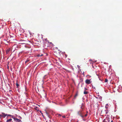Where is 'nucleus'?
<instances>
[{
	"instance_id": "1",
	"label": "nucleus",
	"mask_w": 122,
	"mask_h": 122,
	"mask_svg": "<svg viewBox=\"0 0 122 122\" xmlns=\"http://www.w3.org/2000/svg\"><path fill=\"white\" fill-rule=\"evenodd\" d=\"M10 51V48H7L6 50V54H8Z\"/></svg>"
},
{
	"instance_id": "2",
	"label": "nucleus",
	"mask_w": 122,
	"mask_h": 122,
	"mask_svg": "<svg viewBox=\"0 0 122 122\" xmlns=\"http://www.w3.org/2000/svg\"><path fill=\"white\" fill-rule=\"evenodd\" d=\"M86 83L87 84H89L91 83L90 80L89 79H87L85 81Z\"/></svg>"
},
{
	"instance_id": "3",
	"label": "nucleus",
	"mask_w": 122,
	"mask_h": 122,
	"mask_svg": "<svg viewBox=\"0 0 122 122\" xmlns=\"http://www.w3.org/2000/svg\"><path fill=\"white\" fill-rule=\"evenodd\" d=\"M78 114L79 115H80L82 117H84L82 115H81V111H79L78 112Z\"/></svg>"
},
{
	"instance_id": "4",
	"label": "nucleus",
	"mask_w": 122,
	"mask_h": 122,
	"mask_svg": "<svg viewBox=\"0 0 122 122\" xmlns=\"http://www.w3.org/2000/svg\"><path fill=\"white\" fill-rule=\"evenodd\" d=\"M14 120L16 122H19V119L17 118L14 119Z\"/></svg>"
},
{
	"instance_id": "5",
	"label": "nucleus",
	"mask_w": 122,
	"mask_h": 122,
	"mask_svg": "<svg viewBox=\"0 0 122 122\" xmlns=\"http://www.w3.org/2000/svg\"><path fill=\"white\" fill-rule=\"evenodd\" d=\"M7 115L6 114H5L4 113H2V116L4 117H5Z\"/></svg>"
},
{
	"instance_id": "6",
	"label": "nucleus",
	"mask_w": 122,
	"mask_h": 122,
	"mask_svg": "<svg viewBox=\"0 0 122 122\" xmlns=\"http://www.w3.org/2000/svg\"><path fill=\"white\" fill-rule=\"evenodd\" d=\"M84 106L83 105V104H82L81 105V108L82 109H83L84 108Z\"/></svg>"
},
{
	"instance_id": "7",
	"label": "nucleus",
	"mask_w": 122,
	"mask_h": 122,
	"mask_svg": "<svg viewBox=\"0 0 122 122\" xmlns=\"http://www.w3.org/2000/svg\"><path fill=\"white\" fill-rule=\"evenodd\" d=\"M12 119H9L7 120L6 122H10L12 121Z\"/></svg>"
},
{
	"instance_id": "8",
	"label": "nucleus",
	"mask_w": 122,
	"mask_h": 122,
	"mask_svg": "<svg viewBox=\"0 0 122 122\" xmlns=\"http://www.w3.org/2000/svg\"><path fill=\"white\" fill-rule=\"evenodd\" d=\"M88 93V92L87 91H85L84 92V94H87Z\"/></svg>"
},
{
	"instance_id": "9",
	"label": "nucleus",
	"mask_w": 122,
	"mask_h": 122,
	"mask_svg": "<svg viewBox=\"0 0 122 122\" xmlns=\"http://www.w3.org/2000/svg\"><path fill=\"white\" fill-rule=\"evenodd\" d=\"M11 117L12 118H13L14 120V119H15L16 118H15V116H11Z\"/></svg>"
},
{
	"instance_id": "10",
	"label": "nucleus",
	"mask_w": 122,
	"mask_h": 122,
	"mask_svg": "<svg viewBox=\"0 0 122 122\" xmlns=\"http://www.w3.org/2000/svg\"><path fill=\"white\" fill-rule=\"evenodd\" d=\"M108 80L107 79H105V82H108Z\"/></svg>"
},
{
	"instance_id": "11",
	"label": "nucleus",
	"mask_w": 122,
	"mask_h": 122,
	"mask_svg": "<svg viewBox=\"0 0 122 122\" xmlns=\"http://www.w3.org/2000/svg\"><path fill=\"white\" fill-rule=\"evenodd\" d=\"M105 111H106V114H107L108 113V110H106Z\"/></svg>"
},
{
	"instance_id": "12",
	"label": "nucleus",
	"mask_w": 122,
	"mask_h": 122,
	"mask_svg": "<svg viewBox=\"0 0 122 122\" xmlns=\"http://www.w3.org/2000/svg\"><path fill=\"white\" fill-rule=\"evenodd\" d=\"M78 95V93H77L75 95V97H76Z\"/></svg>"
},
{
	"instance_id": "13",
	"label": "nucleus",
	"mask_w": 122,
	"mask_h": 122,
	"mask_svg": "<svg viewBox=\"0 0 122 122\" xmlns=\"http://www.w3.org/2000/svg\"><path fill=\"white\" fill-rule=\"evenodd\" d=\"M107 120L108 122H110V121L109 119V118L107 119Z\"/></svg>"
},
{
	"instance_id": "14",
	"label": "nucleus",
	"mask_w": 122,
	"mask_h": 122,
	"mask_svg": "<svg viewBox=\"0 0 122 122\" xmlns=\"http://www.w3.org/2000/svg\"><path fill=\"white\" fill-rule=\"evenodd\" d=\"M102 122H107V121H106V119H104L103 120V121Z\"/></svg>"
},
{
	"instance_id": "15",
	"label": "nucleus",
	"mask_w": 122,
	"mask_h": 122,
	"mask_svg": "<svg viewBox=\"0 0 122 122\" xmlns=\"http://www.w3.org/2000/svg\"><path fill=\"white\" fill-rule=\"evenodd\" d=\"M16 86L17 87L18 86H19V84L17 83H16Z\"/></svg>"
},
{
	"instance_id": "16",
	"label": "nucleus",
	"mask_w": 122,
	"mask_h": 122,
	"mask_svg": "<svg viewBox=\"0 0 122 122\" xmlns=\"http://www.w3.org/2000/svg\"><path fill=\"white\" fill-rule=\"evenodd\" d=\"M29 61L28 60H26V61L25 62V63H26L27 62H28Z\"/></svg>"
},
{
	"instance_id": "17",
	"label": "nucleus",
	"mask_w": 122,
	"mask_h": 122,
	"mask_svg": "<svg viewBox=\"0 0 122 122\" xmlns=\"http://www.w3.org/2000/svg\"><path fill=\"white\" fill-rule=\"evenodd\" d=\"M87 116V114H85V116H84V117H86V116Z\"/></svg>"
},
{
	"instance_id": "18",
	"label": "nucleus",
	"mask_w": 122,
	"mask_h": 122,
	"mask_svg": "<svg viewBox=\"0 0 122 122\" xmlns=\"http://www.w3.org/2000/svg\"><path fill=\"white\" fill-rule=\"evenodd\" d=\"M3 117V116H2V115H1L0 114V118H1V117Z\"/></svg>"
},
{
	"instance_id": "19",
	"label": "nucleus",
	"mask_w": 122,
	"mask_h": 122,
	"mask_svg": "<svg viewBox=\"0 0 122 122\" xmlns=\"http://www.w3.org/2000/svg\"><path fill=\"white\" fill-rule=\"evenodd\" d=\"M87 90V89L86 88H85V91Z\"/></svg>"
},
{
	"instance_id": "20",
	"label": "nucleus",
	"mask_w": 122,
	"mask_h": 122,
	"mask_svg": "<svg viewBox=\"0 0 122 122\" xmlns=\"http://www.w3.org/2000/svg\"><path fill=\"white\" fill-rule=\"evenodd\" d=\"M8 115V116H12V115H10V114H9V115Z\"/></svg>"
},
{
	"instance_id": "21",
	"label": "nucleus",
	"mask_w": 122,
	"mask_h": 122,
	"mask_svg": "<svg viewBox=\"0 0 122 122\" xmlns=\"http://www.w3.org/2000/svg\"><path fill=\"white\" fill-rule=\"evenodd\" d=\"M37 56H38V57L40 56V55H39H39H38Z\"/></svg>"
},
{
	"instance_id": "22",
	"label": "nucleus",
	"mask_w": 122,
	"mask_h": 122,
	"mask_svg": "<svg viewBox=\"0 0 122 122\" xmlns=\"http://www.w3.org/2000/svg\"><path fill=\"white\" fill-rule=\"evenodd\" d=\"M21 121V120L19 119V122H22V121Z\"/></svg>"
},
{
	"instance_id": "23",
	"label": "nucleus",
	"mask_w": 122,
	"mask_h": 122,
	"mask_svg": "<svg viewBox=\"0 0 122 122\" xmlns=\"http://www.w3.org/2000/svg\"><path fill=\"white\" fill-rule=\"evenodd\" d=\"M111 122H113V121L112 120H111Z\"/></svg>"
},
{
	"instance_id": "24",
	"label": "nucleus",
	"mask_w": 122,
	"mask_h": 122,
	"mask_svg": "<svg viewBox=\"0 0 122 122\" xmlns=\"http://www.w3.org/2000/svg\"><path fill=\"white\" fill-rule=\"evenodd\" d=\"M63 117V118H65V116H62Z\"/></svg>"
},
{
	"instance_id": "25",
	"label": "nucleus",
	"mask_w": 122,
	"mask_h": 122,
	"mask_svg": "<svg viewBox=\"0 0 122 122\" xmlns=\"http://www.w3.org/2000/svg\"><path fill=\"white\" fill-rule=\"evenodd\" d=\"M59 115L60 116H61V114H59Z\"/></svg>"
},
{
	"instance_id": "26",
	"label": "nucleus",
	"mask_w": 122,
	"mask_h": 122,
	"mask_svg": "<svg viewBox=\"0 0 122 122\" xmlns=\"http://www.w3.org/2000/svg\"><path fill=\"white\" fill-rule=\"evenodd\" d=\"M108 105V104H106V106H107V105Z\"/></svg>"
},
{
	"instance_id": "27",
	"label": "nucleus",
	"mask_w": 122,
	"mask_h": 122,
	"mask_svg": "<svg viewBox=\"0 0 122 122\" xmlns=\"http://www.w3.org/2000/svg\"><path fill=\"white\" fill-rule=\"evenodd\" d=\"M35 108H37V107H35Z\"/></svg>"
},
{
	"instance_id": "28",
	"label": "nucleus",
	"mask_w": 122,
	"mask_h": 122,
	"mask_svg": "<svg viewBox=\"0 0 122 122\" xmlns=\"http://www.w3.org/2000/svg\"><path fill=\"white\" fill-rule=\"evenodd\" d=\"M35 108V109H36V108Z\"/></svg>"
},
{
	"instance_id": "29",
	"label": "nucleus",
	"mask_w": 122,
	"mask_h": 122,
	"mask_svg": "<svg viewBox=\"0 0 122 122\" xmlns=\"http://www.w3.org/2000/svg\"><path fill=\"white\" fill-rule=\"evenodd\" d=\"M1 72V71L0 70V72Z\"/></svg>"
}]
</instances>
